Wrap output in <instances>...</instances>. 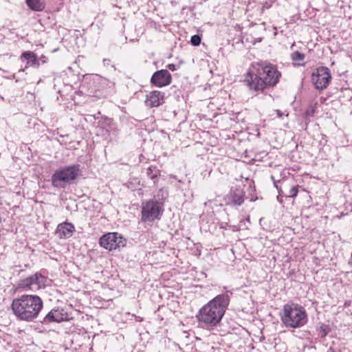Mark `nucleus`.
<instances>
[{
	"mask_svg": "<svg viewBox=\"0 0 352 352\" xmlns=\"http://www.w3.org/2000/svg\"><path fill=\"white\" fill-rule=\"evenodd\" d=\"M232 294L230 291L219 294L199 309L197 318L202 327L210 329L221 322L230 304Z\"/></svg>",
	"mask_w": 352,
	"mask_h": 352,
	"instance_id": "obj_1",
	"label": "nucleus"
},
{
	"mask_svg": "<svg viewBox=\"0 0 352 352\" xmlns=\"http://www.w3.org/2000/svg\"><path fill=\"white\" fill-rule=\"evenodd\" d=\"M280 73L272 64L258 63L249 71L245 80L250 89L263 91L267 86H274L280 77Z\"/></svg>",
	"mask_w": 352,
	"mask_h": 352,
	"instance_id": "obj_2",
	"label": "nucleus"
},
{
	"mask_svg": "<svg viewBox=\"0 0 352 352\" xmlns=\"http://www.w3.org/2000/svg\"><path fill=\"white\" fill-rule=\"evenodd\" d=\"M43 308V301L37 295L23 294L14 298L11 309L16 318L21 321L34 322L39 318Z\"/></svg>",
	"mask_w": 352,
	"mask_h": 352,
	"instance_id": "obj_3",
	"label": "nucleus"
},
{
	"mask_svg": "<svg viewBox=\"0 0 352 352\" xmlns=\"http://www.w3.org/2000/svg\"><path fill=\"white\" fill-rule=\"evenodd\" d=\"M280 317L286 327L294 329L303 327L308 320L305 309L294 302L283 306Z\"/></svg>",
	"mask_w": 352,
	"mask_h": 352,
	"instance_id": "obj_4",
	"label": "nucleus"
},
{
	"mask_svg": "<svg viewBox=\"0 0 352 352\" xmlns=\"http://www.w3.org/2000/svg\"><path fill=\"white\" fill-rule=\"evenodd\" d=\"M80 173V165L74 164L56 170L52 176L54 187L64 188L67 184L75 180Z\"/></svg>",
	"mask_w": 352,
	"mask_h": 352,
	"instance_id": "obj_5",
	"label": "nucleus"
},
{
	"mask_svg": "<svg viewBox=\"0 0 352 352\" xmlns=\"http://www.w3.org/2000/svg\"><path fill=\"white\" fill-rule=\"evenodd\" d=\"M163 212L162 204L157 200H149L142 203V221H153L160 218Z\"/></svg>",
	"mask_w": 352,
	"mask_h": 352,
	"instance_id": "obj_6",
	"label": "nucleus"
},
{
	"mask_svg": "<svg viewBox=\"0 0 352 352\" xmlns=\"http://www.w3.org/2000/svg\"><path fill=\"white\" fill-rule=\"evenodd\" d=\"M331 80L330 70L327 67H320L311 75V81L316 89H326Z\"/></svg>",
	"mask_w": 352,
	"mask_h": 352,
	"instance_id": "obj_7",
	"label": "nucleus"
},
{
	"mask_svg": "<svg viewBox=\"0 0 352 352\" xmlns=\"http://www.w3.org/2000/svg\"><path fill=\"white\" fill-rule=\"evenodd\" d=\"M125 244V239L118 232L107 233L100 239V245L109 251L124 247Z\"/></svg>",
	"mask_w": 352,
	"mask_h": 352,
	"instance_id": "obj_8",
	"label": "nucleus"
},
{
	"mask_svg": "<svg viewBox=\"0 0 352 352\" xmlns=\"http://www.w3.org/2000/svg\"><path fill=\"white\" fill-rule=\"evenodd\" d=\"M45 284V277L40 273H35L24 279H22L19 283V287L24 289H34V288L38 289Z\"/></svg>",
	"mask_w": 352,
	"mask_h": 352,
	"instance_id": "obj_9",
	"label": "nucleus"
},
{
	"mask_svg": "<svg viewBox=\"0 0 352 352\" xmlns=\"http://www.w3.org/2000/svg\"><path fill=\"white\" fill-rule=\"evenodd\" d=\"M172 76L166 69H161L155 72L151 79V82L156 87H162L171 83Z\"/></svg>",
	"mask_w": 352,
	"mask_h": 352,
	"instance_id": "obj_10",
	"label": "nucleus"
},
{
	"mask_svg": "<svg viewBox=\"0 0 352 352\" xmlns=\"http://www.w3.org/2000/svg\"><path fill=\"white\" fill-rule=\"evenodd\" d=\"M164 102V93L160 91H153L146 95L145 103L147 107H157Z\"/></svg>",
	"mask_w": 352,
	"mask_h": 352,
	"instance_id": "obj_11",
	"label": "nucleus"
},
{
	"mask_svg": "<svg viewBox=\"0 0 352 352\" xmlns=\"http://www.w3.org/2000/svg\"><path fill=\"white\" fill-rule=\"evenodd\" d=\"M63 309H53L48 312L42 319L39 320L41 323L60 322L65 318Z\"/></svg>",
	"mask_w": 352,
	"mask_h": 352,
	"instance_id": "obj_12",
	"label": "nucleus"
},
{
	"mask_svg": "<svg viewBox=\"0 0 352 352\" xmlns=\"http://www.w3.org/2000/svg\"><path fill=\"white\" fill-rule=\"evenodd\" d=\"M75 232V227L72 223L64 222L58 224L56 232L60 238L67 239Z\"/></svg>",
	"mask_w": 352,
	"mask_h": 352,
	"instance_id": "obj_13",
	"label": "nucleus"
},
{
	"mask_svg": "<svg viewBox=\"0 0 352 352\" xmlns=\"http://www.w3.org/2000/svg\"><path fill=\"white\" fill-rule=\"evenodd\" d=\"M245 195V192L241 188H235L232 189L230 193V202L236 206H240L241 205L244 199L243 197Z\"/></svg>",
	"mask_w": 352,
	"mask_h": 352,
	"instance_id": "obj_14",
	"label": "nucleus"
},
{
	"mask_svg": "<svg viewBox=\"0 0 352 352\" xmlns=\"http://www.w3.org/2000/svg\"><path fill=\"white\" fill-rule=\"evenodd\" d=\"M271 179H272V180L274 182V186L278 190V194L280 195L285 196V197H292V198H294V197L297 196V194H298V186H292L289 189L288 192H284V191L282 189H279L278 188V186L277 185V183L278 182H280V180L276 181L274 179V176H272V175L271 176Z\"/></svg>",
	"mask_w": 352,
	"mask_h": 352,
	"instance_id": "obj_15",
	"label": "nucleus"
},
{
	"mask_svg": "<svg viewBox=\"0 0 352 352\" xmlns=\"http://www.w3.org/2000/svg\"><path fill=\"white\" fill-rule=\"evenodd\" d=\"M21 58L27 60V65L30 67H38L40 66L39 60L36 55L32 52H25L21 55Z\"/></svg>",
	"mask_w": 352,
	"mask_h": 352,
	"instance_id": "obj_16",
	"label": "nucleus"
},
{
	"mask_svg": "<svg viewBox=\"0 0 352 352\" xmlns=\"http://www.w3.org/2000/svg\"><path fill=\"white\" fill-rule=\"evenodd\" d=\"M26 3L34 11L40 12L45 8V0H26Z\"/></svg>",
	"mask_w": 352,
	"mask_h": 352,
	"instance_id": "obj_17",
	"label": "nucleus"
},
{
	"mask_svg": "<svg viewBox=\"0 0 352 352\" xmlns=\"http://www.w3.org/2000/svg\"><path fill=\"white\" fill-rule=\"evenodd\" d=\"M159 170L155 166H150L147 168L146 174L148 177L153 180L154 183H156V179L158 176Z\"/></svg>",
	"mask_w": 352,
	"mask_h": 352,
	"instance_id": "obj_18",
	"label": "nucleus"
},
{
	"mask_svg": "<svg viewBox=\"0 0 352 352\" xmlns=\"http://www.w3.org/2000/svg\"><path fill=\"white\" fill-rule=\"evenodd\" d=\"M305 54L298 51L293 52L291 55V58L293 61H302L305 59Z\"/></svg>",
	"mask_w": 352,
	"mask_h": 352,
	"instance_id": "obj_19",
	"label": "nucleus"
},
{
	"mask_svg": "<svg viewBox=\"0 0 352 352\" xmlns=\"http://www.w3.org/2000/svg\"><path fill=\"white\" fill-rule=\"evenodd\" d=\"M201 36L198 34L193 35L190 39V43L193 46H199L201 43Z\"/></svg>",
	"mask_w": 352,
	"mask_h": 352,
	"instance_id": "obj_20",
	"label": "nucleus"
},
{
	"mask_svg": "<svg viewBox=\"0 0 352 352\" xmlns=\"http://www.w3.org/2000/svg\"><path fill=\"white\" fill-rule=\"evenodd\" d=\"M98 83L100 85H107L108 80L106 78H98Z\"/></svg>",
	"mask_w": 352,
	"mask_h": 352,
	"instance_id": "obj_21",
	"label": "nucleus"
},
{
	"mask_svg": "<svg viewBox=\"0 0 352 352\" xmlns=\"http://www.w3.org/2000/svg\"><path fill=\"white\" fill-rule=\"evenodd\" d=\"M167 67L171 71H175L177 69L176 65L175 64H168Z\"/></svg>",
	"mask_w": 352,
	"mask_h": 352,
	"instance_id": "obj_22",
	"label": "nucleus"
},
{
	"mask_svg": "<svg viewBox=\"0 0 352 352\" xmlns=\"http://www.w3.org/2000/svg\"><path fill=\"white\" fill-rule=\"evenodd\" d=\"M110 62H111L110 59H108V58H104V59L103 60V63H104V65H109Z\"/></svg>",
	"mask_w": 352,
	"mask_h": 352,
	"instance_id": "obj_23",
	"label": "nucleus"
},
{
	"mask_svg": "<svg viewBox=\"0 0 352 352\" xmlns=\"http://www.w3.org/2000/svg\"><path fill=\"white\" fill-rule=\"evenodd\" d=\"M277 116L280 118L283 116V113L280 110H276Z\"/></svg>",
	"mask_w": 352,
	"mask_h": 352,
	"instance_id": "obj_24",
	"label": "nucleus"
},
{
	"mask_svg": "<svg viewBox=\"0 0 352 352\" xmlns=\"http://www.w3.org/2000/svg\"><path fill=\"white\" fill-rule=\"evenodd\" d=\"M327 352H336L332 347H330Z\"/></svg>",
	"mask_w": 352,
	"mask_h": 352,
	"instance_id": "obj_25",
	"label": "nucleus"
},
{
	"mask_svg": "<svg viewBox=\"0 0 352 352\" xmlns=\"http://www.w3.org/2000/svg\"><path fill=\"white\" fill-rule=\"evenodd\" d=\"M327 332L324 331V334H323L322 336V337H324V336H327Z\"/></svg>",
	"mask_w": 352,
	"mask_h": 352,
	"instance_id": "obj_26",
	"label": "nucleus"
}]
</instances>
